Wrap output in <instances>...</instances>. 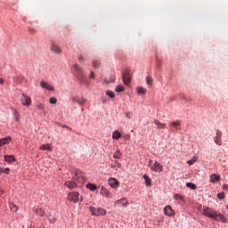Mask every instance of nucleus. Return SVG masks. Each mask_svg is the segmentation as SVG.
Masks as SVG:
<instances>
[{"instance_id":"25","label":"nucleus","mask_w":228,"mask_h":228,"mask_svg":"<svg viewBox=\"0 0 228 228\" xmlns=\"http://www.w3.org/2000/svg\"><path fill=\"white\" fill-rule=\"evenodd\" d=\"M86 188H88L89 190H91V191H95V190H97V185L94 184V183H88L86 185Z\"/></svg>"},{"instance_id":"16","label":"nucleus","mask_w":228,"mask_h":228,"mask_svg":"<svg viewBox=\"0 0 228 228\" xmlns=\"http://www.w3.org/2000/svg\"><path fill=\"white\" fill-rule=\"evenodd\" d=\"M12 142V137H4L0 139V147H3V145H8Z\"/></svg>"},{"instance_id":"6","label":"nucleus","mask_w":228,"mask_h":228,"mask_svg":"<svg viewBox=\"0 0 228 228\" xmlns=\"http://www.w3.org/2000/svg\"><path fill=\"white\" fill-rule=\"evenodd\" d=\"M122 79L125 85H129V83H131V73L129 70L123 72Z\"/></svg>"},{"instance_id":"8","label":"nucleus","mask_w":228,"mask_h":228,"mask_svg":"<svg viewBox=\"0 0 228 228\" xmlns=\"http://www.w3.org/2000/svg\"><path fill=\"white\" fill-rule=\"evenodd\" d=\"M101 195H102V197H106L107 199H111L113 197V194L108 191V189H106V187L102 186L101 187V191H100Z\"/></svg>"},{"instance_id":"2","label":"nucleus","mask_w":228,"mask_h":228,"mask_svg":"<svg viewBox=\"0 0 228 228\" xmlns=\"http://www.w3.org/2000/svg\"><path fill=\"white\" fill-rule=\"evenodd\" d=\"M89 209L94 216H104L106 215V210L101 208L90 207Z\"/></svg>"},{"instance_id":"24","label":"nucleus","mask_w":228,"mask_h":228,"mask_svg":"<svg viewBox=\"0 0 228 228\" xmlns=\"http://www.w3.org/2000/svg\"><path fill=\"white\" fill-rule=\"evenodd\" d=\"M113 158L115 159H120V158H122V153L120 152V150L115 151V153L113 154Z\"/></svg>"},{"instance_id":"33","label":"nucleus","mask_w":228,"mask_h":228,"mask_svg":"<svg viewBox=\"0 0 228 228\" xmlns=\"http://www.w3.org/2000/svg\"><path fill=\"white\" fill-rule=\"evenodd\" d=\"M106 95H108L109 97H110V99H114V97H115V93H113V91H107V92H106Z\"/></svg>"},{"instance_id":"43","label":"nucleus","mask_w":228,"mask_h":228,"mask_svg":"<svg viewBox=\"0 0 228 228\" xmlns=\"http://www.w3.org/2000/svg\"><path fill=\"white\" fill-rule=\"evenodd\" d=\"M89 77L90 79H94L95 77V73L94 71H91Z\"/></svg>"},{"instance_id":"45","label":"nucleus","mask_w":228,"mask_h":228,"mask_svg":"<svg viewBox=\"0 0 228 228\" xmlns=\"http://www.w3.org/2000/svg\"><path fill=\"white\" fill-rule=\"evenodd\" d=\"M132 116H133V114L130 113V112H126V118H131Z\"/></svg>"},{"instance_id":"44","label":"nucleus","mask_w":228,"mask_h":228,"mask_svg":"<svg viewBox=\"0 0 228 228\" xmlns=\"http://www.w3.org/2000/svg\"><path fill=\"white\" fill-rule=\"evenodd\" d=\"M29 33L35 35L37 33V30H35V28H29Z\"/></svg>"},{"instance_id":"29","label":"nucleus","mask_w":228,"mask_h":228,"mask_svg":"<svg viewBox=\"0 0 228 228\" xmlns=\"http://www.w3.org/2000/svg\"><path fill=\"white\" fill-rule=\"evenodd\" d=\"M187 188H191V190H197V185L193 183H186Z\"/></svg>"},{"instance_id":"9","label":"nucleus","mask_w":228,"mask_h":228,"mask_svg":"<svg viewBox=\"0 0 228 228\" xmlns=\"http://www.w3.org/2000/svg\"><path fill=\"white\" fill-rule=\"evenodd\" d=\"M152 172H163V166L159 162L155 161V163L151 167Z\"/></svg>"},{"instance_id":"42","label":"nucleus","mask_w":228,"mask_h":228,"mask_svg":"<svg viewBox=\"0 0 228 228\" xmlns=\"http://www.w3.org/2000/svg\"><path fill=\"white\" fill-rule=\"evenodd\" d=\"M49 222H51V224H54V222H56V217L54 216L49 217Z\"/></svg>"},{"instance_id":"23","label":"nucleus","mask_w":228,"mask_h":228,"mask_svg":"<svg viewBox=\"0 0 228 228\" xmlns=\"http://www.w3.org/2000/svg\"><path fill=\"white\" fill-rule=\"evenodd\" d=\"M122 136V134H120V132L118 131H114L112 134V138L113 140H119V138Z\"/></svg>"},{"instance_id":"1","label":"nucleus","mask_w":228,"mask_h":228,"mask_svg":"<svg viewBox=\"0 0 228 228\" xmlns=\"http://www.w3.org/2000/svg\"><path fill=\"white\" fill-rule=\"evenodd\" d=\"M201 213L202 215H204V216H208V218H212V220L225 222V216H224V215L218 214V212L213 210V208L209 207H203Z\"/></svg>"},{"instance_id":"4","label":"nucleus","mask_w":228,"mask_h":228,"mask_svg":"<svg viewBox=\"0 0 228 228\" xmlns=\"http://www.w3.org/2000/svg\"><path fill=\"white\" fill-rule=\"evenodd\" d=\"M68 200L69 202H74L75 204H77L79 202V192L77 191H73L68 194Z\"/></svg>"},{"instance_id":"52","label":"nucleus","mask_w":228,"mask_h":228,"mask_svg":"<svg viewBox=\"0 0 228 228\" xmlns=\"http://www.w3.org/2000/svg\"><path fill=\"white\" fill-rule=\"evenodd\" d=\"M112 83H115V79H112Z\"/></svg>"},{"instance_id":"38","label":"nucleus","mask_w":228,"mask_h":228,"mask_svg":"<svg viewBox=\"0 0 228 228\" xmlns=\"http://www.w3.org/2000/svg\"><path fill=\"white\" fill-rule=\"evenodd\" d=\"M14 115L16 117L17 122H19V120H20V114L19 113V111L15 110Z\"/></svg>"},{"instance_id":"32","label":"nucleus","mask_w":228,"mask_h":228,"mask_svg":"<svg viewBox=\"0 0 228 228\" xmlns=\"http://www.w3.org/2000/svg\"><path fill=\"white\" fill-rule=\"evenodd\" d=\"M124 90H126V87H124V86H116V92H124Z\"/></svg>"},{"instance_id":"47","label":"nucleus","mask_w":228,"mask_h":228,"mask_svg":"<svg viewBox=\"0 0 228 228\" xmlns=\"http://www.w3.org/2000/svg\"><path fill=\"white\" fill-rule=\"evenodd\" d=\"M4 80L2 77H0V85H4Z\"/></svg>"},{"instance_id":"40","label":"nucleus","mask_w":228,"mask_h":228,"mask_svg":"<svg viewBox=\"0 0 228 228\" xmlns=\"http://www.w3.org/2000/svg\"><path fill=\"white\" fill-rule=\"evenodd\" d=\"M0 172L8 175V174H10V168L6 167L5 169H1Z\"/></svg>"},{"instance_id":"30","label":"nucleus","mask_w":228,"mask_h":228,"mask_svg":"<svg viewBox=\"0 0 228 228\" xmlns=\"http://www.w3.org/2000/svg\"><path fill=\"white\" fill-rule=\"evenodd\" d=\"M9 208H10L11 211H14V212L19 209V208H17V205H15L14 203H10Z\"/></svg>"},{"instance_id":"37","label":"nucleus","mask_w":228,"mask_h":228,"mask_svg":"<svg viewBox=\"0 0 228 228\" xmlns=\"http://www.w3.org/2000/svg\"><path fill=\"white\" fill-rule=\"evenodd\" d=\"M58 102V99L55 97L50 98V104H56Z\"/></svg>"},{"instance_id":"3","label":"nucleus","mask_w":228,"mask_h":228,"mask_svg":"<svg viewBox=\"0 0 228 228\" xmlns=\"http://www.w3.org/2000/svg\"><path fill=\"white\" fill-rule=\"evenodd\" d=\"M73 69L76 70V76L81 84L85 83V77L83 76V69L77 64L73 65Z\"/></svg>"},{"instance_id":"18","label":"nucleus","mask_w":228,"mask_h":228,"mask_svg":"<svg viewBox=\"0 0 228 228\" xmlns=\"http://www.w3.org/2000/svg\"><path fill=\"white\" fill-rule=\"evenodd\" d=\"M220 175L216 174H213L210 175V183H218L220 181Z\"/></svg>"},{"instance_id":"10","label":"nucleus","mask_w":228,"mask_h":228,"mask_svg":"<svg viewBox=\"0 0 228 228\" xmlns=\"http://www.w3.org/2000/svg\"><path fill=\"white\" fill-rule=\"evenodd\" d=\"M108 183L112 188H118V186H120V183L118 182V180L113 177H110Z\"/></svg>"},{"instance_id":"17","label":"nucleus","mask_w":228,"mask_h":228,"mask_svg":"<svg viewBox=\"0 0 228 228\" xmlns=\"http://www.w3.org/2000/svg\"><path fill=\"white\" fill-rule=\"evenodd\" d=\"M4 161H6V163H13L15 161V156L13 155H5L4 157Z\"/></svg>"},{"instance_id":"41","label":"nucleus","mask_w":228,"mask_h":228,"mask_svg":"<svg viewBox=\"0 0 228 228\" xmlns=\"http://www.w3.org/2000/svg\"><path fill=\"white\" fill-rule=\"evenodd\" d=\"M218 199H225V193L224 192H220L218 195H217Z\"/></svg>"},{"instance_id":"5","label":"nucleus","mask_w":228,"mask_h":228,"mask_svg":"<svg viewBox=\"0 0 228 228\" xmlns=\"http://www.w3.org/2000/svg\"><path fill=\"white\" fill-rule=\"evenodd\" d=\"M20 102L23 106L28 108V106L31 104V97L26 95V94H22L20 96Z\"/></svg>"},{"instance_id":"7","label":"nucleus","mask_w":228,"mask_h":228,"mask_svg":"<svg viewBox=\"0 0 228 228\" xmlns=\"http://www.w3.org/2000/svg\"><path fill=\"white\" fill-rule=\"evenodd\" d=\"M214 142L219 147L222 146V132L220 130H216V136L214 137Z\"/></svg>"},{"instance_id":"27","label":"nucleus","mask_w":228,"mask_h":228,"mask_svg":"<svg viewBox=\"0 0 228 228\" xmlns=\"http://www.w3.org/2000/svg\"><path fill=\"white\" fill-rule=\"evenodd\" d=\"M40 151H51V145H49V144H42L40 146Z\"/></svg>"},{"instance_id":"22","label":"nucleus","mask_w":228,"mask_h":228,"mask_svg":"<svg viewBox=\"0 0 228 228\" xmlns=\"http://www.w3.org/2000/svg\"><path fill=\"white\" fill-rule=\"evenodd\" d=\"M142 177L145 181L146 186H152V181L151 180V178L147 175H143Z\"/></svg>"},{"instance_id":"28","label":"nucleus","mask_w":228,"mask_h":228,"mask_svg":"<svg viewBox=\"0 0 228 228\" xmlns=\"http://www.w3.org/2000/svg\"><path fill=\"white\" fill-rule=\"evenodd\" d=\"M94 69H99V67H101V61H94L93 63H92Z\"/></svg>"},{"instance_id":"20","label":"nucleus","mask_w":228,"mask_h":228,"mask_svg":"<svg viewBox=\"0 0 228 228\" xmlns=\"http://www.w3.org/2000/svg\"><path fill=\"white\" fill-rule=\"evenodd\" d=\"M65 186L69 188V190H74V188H76L77 186V184L76 183V182L68 181L65 183Z\"/></svg>"},{"instance_id":"39","label":"nucleus","mask_w":228,"mask_h":228,"mask_svg":"<svg viewBox=\"0 0 228 228\" xmlns=\"http://www.w3.org/2000/svg\"><path fill=\"white\" fill-rule=\"evenodd\" d=\"M174 198L175 200H183V196H181V194H175Z\"/></svg>"},{"instance_id":"13","label":"nucleus","mask_w":228,"mask_h":228,"mask_svg":"<svg viewBox=\"0 0 228 228\" xmlns=\"http://www.w3.org/2000/svg\"><path fill=\"white\" fill-rule=\"evenodd\" d=\"M50 49L55 54H61V48L58 45H56L55 43H52V45H51Z\"/></svg>"},{"instance_id":"35","label":"nucleus","mask_w":228,"mask_h":228,"mask_svg":"<svg viewBox=\"0 0 228 228\" xmlns=\"http://www.w3.org/2000/svg\"><path fill=\"white\" fill-rule=\"evenodd\" d=\"M197 159L198 158L194 156L191 160H188L187 163L188 165H193V163H195Z\"/></svg>"},{"instance_id":"50","label":"nucleus","mask_w":228,"mask_h":228,"mask_svg":"<svg viewBox=\"0 0 228 228\" xmlns=\"http://www.w3.org/2000/svg\"><path fill=\"white\" fill-rule=\"evenodd\" d=\"M118 167H121V164H120V163H118Z\"/></svg>"},{"instance_id":"15","label":"nucleus","mask_w":228,"mask_h":228,"mask_svg":"<svg viewBox=\"0 0 228 228\" xmlns=\"http://www.w3.org/2000/svg\"><path fill=\"white\" fill-rule=\"evenodd\" d=\"M41 88H45V90H49L50 92H53L54 90V86L49 85V83L45 81L41 82Z\"/></svg>"},{"instance_id":"48","label":"nucleus","mask_w":228,"mask_h":228,"mask_svg":"<svg viewBox=\"0 0 228 228\" xmlns=\"http://www.w3.org/2000/svg\"><path fill=\"white\" fill-rule=\"evenodd\" d=\"M148 167H150V168H151V167H152V160H150Z\"/></svg>"},{"instance_id":"21","label":"nucleus","mask_w":228,"mask_h":228,"mask_svg":"<svg viewBox=\"0 0 228 228\" xmlns=\"http://www.w3.org/2000/svg\"><path fill=\"white\" fill-rule=\"evenodd\" d=\"M155 126H157L158 129H165L167 125L165 123H161L159 120H154Z\"/></svg>"},{"instance_id":"12","label":"nucleus","mask_w":228,"mask_h":228,"mask_svg":"<svg viewBox=\"0 0 228 228\" xmlns=\"http://www.w3.org/2000/svg\"><path fill=\"white\" fill-rule=\"evenodd\" d=\"M164 214H165L167 216H174V215H175V212L174 211V209H172V207H171V206H167V207L164 208Z\"/></svg>"},{"instance_id":"46","label":"nucleus","mask_w":228,"mask_h":228,"mask_svg":"<svg viewBox=\"0 0 228 228\" xmlns=\"http://www.w3.org/2000/svg\"><path fill=\"white\" fill-rule=\"evenodd\" d=\"M78 61H85V58L84 57H78Z\"/></svg>"},{"instance_id":"14","label":"nucleus","mask_w":228,"mask_h":228,"mask_svg":"<svg viewBox=\"0 0 228 228\" xmlns=\"http://www.w3.org/2000/svg\"><path fill=\"white\" fill-rule=\"evenodd\" d=\"M115 206H123V208H126V206H127V199L126 198H122L120 200H118L117 201H115L114 203Z\"/></svg>"},{"instance_id":"26","label":"nucleus","mask_w":228,"mask_h":228,"mask_svg":"<svg viewBox=\"0 0 228 228\" xmlns=\"http://www.w3.org/2000/svg\"><path fill=\"white\" fill-rule=\"evenodd\" d=\"M36 108L37 110H40L41 111H44L45 110V105H44V103L42 102H38L37 105H36Z\"/></svg>"},{"instance_id":"49","label":"nucleus","mask_w":228,"mask_h":228,"mask_svg":"<svg viewBox=\"0 0 228 228\" xmlns=\"http://www.w3.org/2000/svg\"><path fill=\"white\" fill-rule=\"evenodd\" d=\"M77 180V175H76V176L74 177V181Z\"/></svg>"},{"instance_id":"51","label":"nucleus","mask_w":228,"mask_h":228,"mask_svg":"<svg viewBox=\"0 0 228 228\" xmlns=\"http://www.w3.org/2000/svg\"><path fill=\"white\" fill-rule=\"evenodd\" d=\"M79 180H80V181H83V178H82V177H79Z\"/></svg>"},{"instance_id":"36","label":"nucleus","mask_w":228,"mask_h":228,"mask_svg":"<svg viewBox=\"0 0 228 228\" xmlns=\"http://www.w3.org/2000/svg\"><path fill=\"white\" fill-rule=\"evenodd\" d=\"M146 83H147V85H152V77H150V76H148V77H146Z\"/></svg>"},{"instance_id":"11","label":"nucleus","mask_w":228,"mask_h":228,"mask_svg":"<svg viewBox=\"0 0 228 228\" xmlns=\"http://www.w3.org/2000/svg\"><path fill=\"white\" fill-rule=\"evenodd\" d=\"M72 101L75 104H78L79 106H81V105L85 104V102H86V100H85V98L79 97V96L73 97Z\"/></svg>"},{"instance_id":"19","label":"nucleus","mask_w":228,"mask_h":228,"mask_svg":"<svg viewBox=\"0 0 228 228\" xmlns=\"http://www.w3.org/2000/svg\"><path fill=\"white\" fill-rule=\"evenodd\" d=\"M136 92L137 94H139L140 95H145V94H147V89H145L142 86H137L136 87Z\"/></svg>"},{"instance_id":"34","label":"nucleus","mask_w":228,"mask_h":228,"mask_svg":"<svg viewBox=\"0 0 228 228\" xmlns=\"http://www.w3.org/2000/svg\"><path fill=\"white\" fill-rule=\"evenodd\" d=\"M171 126H173V127H179V126H181V121H174L170 123Z\"/></svg>"},{"instance_id":"31","label":"nucleus","mask_w":228,"mask_h":228,"mask_svg":"<svg viewBox=\"0 0 228 228\" xmlns=\"http://www.w3.org/2000/svg\"><path fill=\"white\" fill-rule=\"evenodd\" d=\"M36 213H37V215H38L39 216H44V215H45V211H44V209H42V208H37V209L36 210Z\"/></svg>"}]
</instances>
